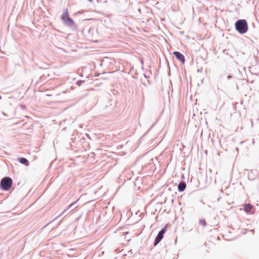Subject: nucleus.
I'll use <instances>...</instances> for the list:
<instances>
[{
	"instance_id": "obj_1",
	"label": "nucleus",
	"mask_w": 259,
	"mask_h": 259,
	"mask_svg": "<svg viewBox=\"0 0 259 259\" xmlns=\"http://www.w3.org/2000/svg\"><path fill=\"white\" fill-rule=\"evenodd\" d=\"M61 19L63 24L67 27L71 28L73 30H76L77 29V26L75 23L74 20L69 16L67 9H64V12L61 16Z\"/></svg>"
},
{
	"instance_id": "obj_2",
	"label": "nucleus",
	"mask_w": 259,
	"mask_h": 259,
	"mask_svg": "<svg viewBox=\"0 0 259 259\" xmlns=\"http://www.w3.org/2000/svg\"><path fill=\"white\" fill-rule=\"evenodd\" d=\"M236 30L240 34H244L248 30V24L245 19H239L235 23Z\"/></svg>"
},
{
	"instance_id": "obj_3",
	"label": "nucleus",
	"mask_w": 259,
	"mask_h": 259,
	"mask_svg": "<svg viewBox=\"0 0 259 259\" xmlns=\"http://www.w3.org/2000/svg\"><path fill=\"white\" fill-rule=\"evenodd\" d=\"M13 185V180L9 177H5L0 182V189L3 191H8Z\"/></svg>"
},
{
	"instance_id": "obj_4",
	"label": "nucleus",
	"mask_w": 259,
	"mask_h": 259,
	"mask_svg": "<svg viewBox=\"0 0 259 259\" xmlns=\"http://www.w3.org/2000/svg\"><path fill=\"white\" fill-rule=\"evenodd\" d=\"M115 108V102L111 100L105 107V110L107 112H110L114 111Z\"/></svg>"
},
{
	"instance_id": "obj_5",
	"label": "nucleus",
	"mask_w": 259,
	"mask_h": 259,
	"mask_svg": "<svg viewBox=\"0 0 259 259\" xmlns=\"http://www.w3.org/2000/svg\"><path fill=\"white\" fill-rule=\"evenodd\" d=\"M172 54L176 57L177 59L182 63L184 64L185 62V57L182 53L178 51H174Z\"/></svg>"
},
{
	"instance_id": "obj_6",
	"label": "nucleus",
	"mask_w": 259,
	"mask_h": 259,
	"mask_svg": "<svg viewBox=\"0 0 259 259\" xmlns=\"http://www.w3.org/2000/svg\"><path fill=\"white\" fill-rule=\"evenodd\" d=\"M186 183L184 181H181L178 186V191L180 192H183L186 189Z\"/></svg>"
},
{
	"instance_id": "obj_7",
	"label": "nucleus",
	"mask_w": 259,
	"mask_h": 259,
	"mask_svg": "<svg viewBox=\"0 0 259 259\" xmlns=\"http://www.w3.org/2000/svg\"><path fill=\"white\" fill-rule=\"evenodd\" d=\"M252 208H253L252 205L249 203L246 204L244 206V211L247 213H252Z\"/></svg>"
},
{
	"instance_id": "obj_8",
	"label": "nucleus",
	"mask_w": 259,
	"mask_h": 259,
	"mask_svg": "<svg viewBox=\"0 0 259 259\" xmlns=\"http://www.w3.org/2000/svg\"><path fill=\"white\" fill-rule=\"evenodd\" d=\"M18 161L20 163L24 164L25 166H28L29 164V161L26 158L19 157L18 158Z\"/></svg>"
},
{
	"instance_id": "obj_9",
	"label": "nucleus",
	"mask_w": 259,
	"mask_h": 259,
	"mask_svg": "<svg viewBox=\"0 0 259 259\" xmlns=\"http://www.w3.org/2000/svg\"><path fill=\"white\" fill-rule=\"evenodd\" d=\"M163 236L160 235L159 234H158L155 239L153 245L154 246H156L163 239Z\"/></svg>"
},
{
	"instance_id": "obj_10",
	"label": "nucleus",
	"mask_w": 259,
	"mask_h": 259,
	"mask_svg": "<svg viewBox=\"0 0 259 259\" xmlns=\"http://www.w3.org/2000/svg\"><path fill=\"white\" fill-rule=\"evenodd\" d=\"M167 231V226H164L163 228H162L160 231H159L158 233L159 235L163 236L164 234Z\"/></svg>"
},
{
	"instance_id": "obj_11",
	"label": "nucleus",
	"mask_w": 259,
	"mask_h": 259,
	"mask_svg": "<svg viewBox=\"0 0 259 259\" xmlns=\"http://www.w3.org/2000/svg\"><path fill=\"white\" fill-rule=\"evenodd\" d=\"M199 224L204 227L206 226V223L204 219H201L199 221Z\"/></svg>"
},
{
	"instance_id": "obj_12",
	"label": "nucleus",
	"mask_w": 259,
	"mask_h": 259,
	"mask_svg": "<svg viewBox=\"0 0 259 259\" xmlns=\"http://www.w3.org/2000/svg\"><path fill=\"white\" fill-rule=\"evenodd\" d=\"M85 82L84 80H77L76 82V84L78 86H80L83 83H84Z\"/></svg>"
},
{
	"instance_id": "obj_13",
	"label": "nucleus",
	"mask_w": 259,
	"mask_h": 259,
	"mask_svg": "<svg viewBox=\"0 0 259 259\" xmlns=\"http://www.w3.org/2000/svg\"><path fill=\"white\" fill-rule=\"evenodd\" d=\"M76 204V202H73L71 204H70L69 205V208L72 207L73 205H75Z\"/></svg>"
},
{
	"instance_id": "obj_14",
	"label": "nucleus",
	"mask_w": 259,
	"mask_h": 259,
	"mask_svg": "<svg viewBox=\"0 0 259 259\" xmlns=\"http://www.w3.org/2000/svg\"><path fill=\"white\" fill-rule=\"evenodd\" d=\"M57 218H56L55 219H54L52 221L49 222V223H48L47 224H46V225L45 226L46 227L47 226H48L49 224H50V223H51L53 221H54L55 220H56Z\"/></svg>"
},
{
	"instance_id": "obj_15",
	"label": "nucleus",
	"mask_w": 259,
	"mask_h": 259,
	"mask_svg": "<svg viewBox=\"0 0 259 259\" xmlns=\"http://www.w3.org/2000/svg\"><path fill=\"white\" fill-rule=\"evenodd\" d=\"M232 77V76L230 75H229L227 76L228 79H231Z\"/></svg>"
},
{
	"instance_id": "obj_16",
	"label": "nucleus",
	"mask_w": 259,
	"mask_h": 259,
	"mask_svg": "<svg viewBox=\"0 0 259 259\" xmlns=\"http://www.w3.org/2000/svg\"><path fill=\"white\" fill-rule=\"evenodd\" d=\"M21 107H22V108H23V109H24V108H26L25 106V105H21Z\"/></svg>"
},
{
	"instance_id": "obj_17",
	"label": "nucleus",
	"mask_w": 259,
	"mask_h": 259,
	"mask_svg": "<svg viewBox=\"0 0 259 259\" xmlns=\"http://www.w3.org/2000/svg\"><path fill=\"white\" fill-rule=\"evenodd\" d=\"M76 14H81L82 12L81 11H78V12L76 13Z\"/></svg>"
},
{
	"instance_id": "obj_18",
	"label": "nucleus",
	"mask_w": 259,
	"mask_h": 259,
	"mask_svg": "<svg viewBox=\"0 0 259 259\" xmlns=\"http://www.w3.org/2000/svg\"><path fill=\"white\" fill-rule=\"evenodd\" d=\"M2 114H3L4 115H5V116H7V114H6L4 112H2Z\"/></svg>"
},
{
	"instance_id": "obj_19",
	"label": "nucleus",
	"mask_w": 259,
	"mask_h": 259,
	"mask_svg": "<svg viewBox=\"0 0 259 259\" xmlns=\"http://www.w3.org/2000/svg\"><path fill=\"white\" fill-rule=\"evenodd\" d=\"M90 2L92 3L93 2L92 0H88Z\"/></svg>"
}]
</instances>
